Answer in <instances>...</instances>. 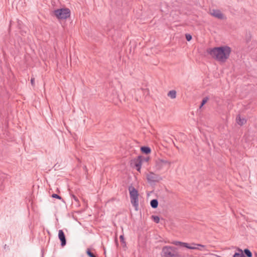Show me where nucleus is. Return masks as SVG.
<instances>
[{"label": "nucleus", "instance_id": "obj_1", "mask_svg": "<svg viewBox=\"0 0 257 257\" xmlns=\"http://www.w3.org/2000/svg\"><path fill=\"white\" fill-rule=\"evenodd\" d=\"M231 48L227 46L208 49L207 53L215 60L220 62H225L229 58Z\"/></svg>", "mask_w": 257, "mask_h": 257}, {"label": "nucleus", "instance_id": "obj_2", "mask_svg": "<svg viewBox=\"0 0 257 257\" xmlns=\"http://www.w3.org/2000/svg\"><path fill=\"white\" fill-rule=\"evenodd\" d=\"M54 14L59 20H66L70 16V11L68 8L57 9L54 11Z\"/></svg>", "mask_w": 257, "mask_h": 257}, {"label": "nucleus", "instance_id": "obj_3", "mask_svg": "<svg viewBox=\"0 0 257 257\" xmlns=\"http://www.w3.org/2000/svg\"><path fill=\"white\" fill-rule=\"evenodd\" d=\"M128 191L130 192L131 201L132 204L135 207H137L139 205L138 191L132 186H131L128 187Z\"/></svg>", "mask_w": 257, "mask_h": 257}, {"label": "nucleus", "instance_id": "obj_4", "mask_svg": "<svg viewBox=\"0 0 257 257\" xmlns=\"http://www.w3.org/2000/svg\"><path fill=\"white\" fill-rule=\"evenodd\" d=\"M175 248L171 246H165L162 248L163 257H176L179 254L175 251Z\"/></svg>", "mask_w": 257, "mask_h": 257}, {"label": "nucleus", "instance_id": "obj_5", "mask_svg": "<svg viewBox=\"0 0 257 257\" xmlns=\"http://www.w3.org/2000/svg\"><path fill=\"white\" fill-rule=\"evenodd\" d=\"M171 165V163L166 160L161 159H158L156 161L155 167L158 170H162L166 167L168 168Z\"/></svg>", "mask_w": 257, "mask_h": 257}, {"label": "nucleus", "instance_id": "obj_6", "mask_svg": "<svg viewBox=\"0 0 257 257\" xmlns=\"http://www.w3.org/2000/svg\"><path fill=\"white\" fill-rule=\"evenodd\" d=\"M199 247L205 248V245H202L201 244H197V243L192 242L191 244L188 243L187 248L190 249H196V250H201V251H203V250H204L203 249L199 248Z\"/></svg>", "mask_w": 257, "mask_h": 257}, {"label": "nucleus", "instance_id": "obj_7", "mask_svg": "<svg viewBox=\"0 0 257 257\" xmlns=\"http://www.w3.org/2000/svg\"><path fill=\"white\" fill-rule=\"evenodd\" d=\"M210 14L211 16L215 18H217L219 19H224V15L221 13L220 11L218 10H212L210 12Z\"/></svg>", "mask_w": 257, "mask_h": 257}, {"label": "nucleus", "instance_id": "obj_8", "mask_svg": "<svg viewBox=\"0 0 257 257\" xmlns=\"http://www.w3.org/2000/svg\"><path fill=\"white\" fill-rule=\"evenodd\" d=\"M58 237L61 241V245L63 246L66 245V241L65 235L62 230H59L58 231Z\"/></svg>", "mask_w": 257, "mask_h": 257}, {"label": "nucleus", "instance_id": "obj_9", "mask_svg": "<svg viewBox=\"0 0 257 257\" xmlns=\"http://www.w3.org/2000/svg\"><path fill=\"white\" fill-rule=\"evenodd\" d=\"M143 162V160L141 156H139L137 160H136V163H135V166L136 167V169L138 171L140 172L141 171V167L142 163Z\"/></svg>", "mask_w": 257, "mask_h": 257}, {"label": "nucleus", "instance_id": "obj_10", "mask_svg": "<svg viewBox=\"0 0 257 257\" xmlns=\"http://www.w3.org/2000/svg\"><path fill=\"white\" fill-rule=\"evenodd\" d=\"M147 180L150 182H154L156 181V175L153 172H150L147 176Z\"/></svg>", "mask_w": 257, "mask_h": 257}, {"label": "nucleus", "instance_id": "obj_11", "mask_svg": "<svg viewBox=\"0 0 257 257\" xmlns=\"http://www.w3.org/2000/svg\"><path fill=\"white\" fill-rule=\"evenodd\" d=\"M172 244L175 245H180L184 247H186L187 248L188 243L187 242H184L179 241H174L172 242Z\"/></svg>", "mask_w": 257, "mask_h": 257}, {"label": "nucleus", "instance_id": "obj_12", "mask_svg": "<svg viewBox=\"0 0 257 257\" xmlns=\"http://www.w3.org/2000/svg\"><path fill=\"white\" fill-rule=\"evenodd\" d=\"M236 119V122L240 125H242L246 122V119L244 118H241L240 115H238Z\"/></svg>", "mask_w": 257, "mask_h": 257}, {"label": "nucleus", "instance_id": "obj_13", "mask_svg": "<svg viewBox=\"0 0 257 257\" xmlns=\"http://www.w3.org/2000/svg\"><path fill=\"white\" fill-rule=\"evenodd\" d=\"M168 96L172 99H174L176 97V91L174 90H170L168 93Z\"/></svg>", "mask_w": 257, "mask_h": 257}, {"label": "nucleus", "instance_id": "obj_14", "mask_svg": "<svg viewBox=\"0 0 257 257\" xmlns=\"http://www.w3.org/2000/svg\"><path fill=\"white\" fill-rule=\"evenodd\" d=\"M141 151L145 154H149L151 153V149L148 147H142L141 148Z\"/></svg>", "mask_w": 257, "mask_h": 257}, {"label": "nucleus", "instance_id": "obj_15", "mask_svg": "<svg viewBox=\"0 0 257 257\" xmlns=\"http://www.w3.org/2000/svg\"><path fill=\"white\" fill-rule=\"evenodd\" d=\"M151 206L153 208H156L158 206V201L157 199H153L151 201Z\"/></svg>", "mask_w": 257, "mask_h": 257}, {"label": "nucleus", "instance_id": "obj_16", "mask_svg": "<svg viewBox=\"0 0 257 257\" xmlns=\"http://www.w3.org/2000/svg\"><path fill=\"white\" fill-rule=\"evenodd\" d=\"M239 252H235L233 257H245L243 254L242 250L239 249Z\"/></svg>", "mask_w": 257, "mask_h": 257}, {"label": "nucleus", "instance_id": "obj_17", "mask_svg": "<svg viewBox=\"0 0 257 257\" xmlns=\"http://www.w3.org/2000/svg\"><path fill=\"white\" fill-rule=\"evenodd\" d=\"M244 252L247 257H251L252 256V253L249 249H245L244 250Z\"/></svg>", "mask_w": 257, "mask_h": 257}, {"label": "nucleus", "instance_id": "obj_18", "mask_svg": "<svg viewBox=\"0 0 257 257\" xmlns=\"http://www.w3.org/2000/svg\"><path fill=\"white\" fill-rule=\"evenodd\" d=\"M208 100V98L207 97L204 98L202 101V102H201L200 107V108L202 107L207 102Z\"/></svg>", "mask_w": 257, "mask_h": 257}, {"label": "nucleus", "instance_id": "obj_19", "mask_svg": "<svg viewBox=\"0 0 257 257\" xmlns=\"http://www.w3.org/2000/svg\"><path fill=\"white\" fill-rule=\"evenodd\" d=\"M154 221L156 223H159L160 221V218L157 216H152Z\"/></svg>", "mask_w": 257, "mask_h": 257}, {"label": "nucleus", "instance_id": "obj_20", "mask_svg": "<svg viewBox=\"0 0 257 257\" xmlns=\"http://www.w3.org/2000/svg\"><path fill=\"white\" fill-rule=\"evenodd\" d=\"M87 254L89 257H96L90 250L89 249H87Z\"/></svg>", "mask_w": 257, "mask_h": 257}, {"label": "nucleus", "instance_id": "obj_21", "mask_svg": "<svg viewBox=\"0 0 257 257\" xmlns=\"http://www.w3.org/2000/svg\"><path fill=\"white\" fill-rule=\"evenodd\" d=\"M119 238H120V242L122 243L125 244V241H124V238L123 235H121L120 236Z\"/></svg>", "mask_w": 257, "mask_h": 257}, {"label": "nucleus", "instance_id": "obj_22", "mask_svg": "<svg viewBox=\"0 0 257 257\" xmlns=\"http://www.w3.org/2000/svg\"><path fill=\"white\" fill-rule=\"evenodd\" d=\"M186 39L188 41H189L192 39V36L190 34H186Z\"/></svg>", "mask_w": 257, "mask_h": 257}, {"label": "nucleus", "instance_id": "obj_23", "mask_svg": "<svg viewBox=\"0 0 257 257\" xmlns=\"http://www.w3.org/2000/svg\"><path fill=\"white\" fill-rule=\"evenodd\" d=\"M52 197L53 198H57V199H60L61 198V197L59 195H58L56 194H52Z\"/></svg>", "mask_w": 257, "mask_h": 257}, {"label": "nucleus", "instance_id": "obj_24", "mask_svg": "<svg viewBox=\"0 0 257 257\" xmlns=\"http://www.w3.org/2000/svg\"><path fill=\"white\" fill-rule=\"evenodd\" d=\"M31 83L33 86H35V78L34 77L31 78Z\"/></svg>", "mask_w": 257, "mask_h": 257}, {"label": "nucleus", "instance_id": "obj_25", "mask_svg": "<svg viewBox=\"0 0 257 257\" xmlns=\"http://www.w3.org/2000/svg\"><path fill=\"white\" fill-rule=\"evenodd\" d=\"M143 159V162H144V161H146V162H147V161H148V160H149V158H144V159Z\"/></svg>", "mask_w": 257, "mask_h": 257}, {"label": "nucleus", "instance_id": "obj_26", "mask_svg": "<svg viewBox=\"0 0 257 257\" xmlns=\"http://www.w3.org/2000/svg\"><path fill=\"white\" fill-rule=\"evenodd\" d=\"M3 183L2 182L0 181V190L2 189L3 188Z\"/></svg>", "mask_w": 257, "mask_h": 257}, {"label": "nucleus", "instance_id": "obj_27", "mask_svg": "<svg viewBox=\"0 0 257 257\" xmlns=\"http://www.w3.org/2000/svg\"><path fill=\"white\" fill-rule=\"evenodd\" d=\"M73 198H74V199L75 200V201H78V199L77 198V197L76 196H75L74 195H73Z\"/></svg>", "mask_w": 257, "mask_h": 257}, {"label": "nucleus", "instance_id": "obj_28", "mask_svg": "<svg viewBox=\"0 0 257 257\" xmlns=\"http://www.w3.org/2000/svg\"><path fill=\"white\" fill-rule=\"evenodd\" d=\"M199 248H202L203 249H204V250H207L206 248V247L205 248H202V247H199Z\"/></svg>", "mask_w": 257, "mask_h": 257}]
</instances>
